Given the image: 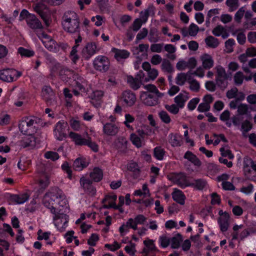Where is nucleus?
Returning <instances> with one entry per match:
<instances>
[{"label": "nucleus", "instance_id": "54", "mask_svg": "<svg viewBox=\"0 0 256 256\" xmlns=\"http://www.w3.org/2000/svg\"><path fill=\"white\" fill-rule=\"evenodd\" d=\"M99 240L98 234H92L90 238L88 240V244L90 246H95L96 242Z\"/></svg>", "mask_w": 256, "mask_h": 256}, {"label": "nucleus", "instance_id": "26", "mask_svg": "<svg viewBox=\"0 0 256 256\" xmlns=\"http://www.w3.org/2000/svg\"><path fill=\"white\" fill-rule=\"evenodd\" d=\"M207 185V182L202 178L194 180V182H190L189 186H192L197 190H204Z\"/></svg>", "mask_w": 256, "mask_h": 256}, {"label": "nucleus", "instance_id": "42", "mask_svg": "<svg viewBox=\"0 0 256 256\" xmlns=\"http://www.w3.org/2000/svg\"><path fill=\"white\" fill-rule=\"evenodd\" d=\"M130 140L132 143L137 148L142 146V142L140 138L135 134L132 133L130 136Z\"/></svg>", "mask_w": 256, "mask_h": 256}, {"label": "nucleus", "instance_id": "22", "mask_svg": "<svg viewBox=\"0 0 256 256\" xmlns=\"http://www.w3.org/2000/svg\"><path fill=\"white\" fill-rule=\"evenodd\" d=\"M112 51L114 54V58L118 60L120 59H125L128 58L130 53L125 50H120L116 48H112Z\"/></svg>", "mask_w": 256, "mask_h": 256}, {"label": "nucleus", "instance_id": "52", "mask_svg": "<svg viewBox=\"0 0 256 256\" xmlns=\"http://www.w3.org/2000/svg\"><path fill=\"white\" fill-rule=\"evenodd\" d=\"M228 78H216V81L217 85L221 88L224 89L228 86Z\"/></svg>", "mask_w": 256, "mask_h": 256}, {"label": "nucleus", "instance_id": "49", "mask_svg": "<svg viewBox=\"0 0 256 256\" xmlns=\"http://www.w3.org/2000/svg\"><path fill=\"white\" fill-rule=\"evenodd\" d=\"M165 108L167 110L174 114H177L179 112V107L175 104H172L170 106L166 104Z\"/></svg>", "mask_w": 256, "mask_h": 256}, {"label": "nucleus", "instance_id": "20", "mask_svg": "<svg viewBox=\"0 0 256 256\" xmlns=\"http://www.w3.org/2000/svg\"><path fill=\"white\" fill-rule=\"evenodd\" d=\"M144 244L145 246L142 252L143 254H148L150 252L156 250V248L154 244V241L152 240L147 238L144 241Z\"/></svg>", "mask_w": 256, "mask_h": 256}, {"label": "nucleus", "instance_id": "30", "mask_svg": "<svg viewBox=\"0 0 256 256\" xmlns=\"http://www.w3.org/2000/svg\"><path fill=\"white\" fill-rule=\"evenodd\" d=\"M127 82L130 88L134 90H137L140 86L141 82L132 76H128Z\"/></svg>", "mask_w": 256, "mask_h": 256}, {"label": "nucleus", "instance_id": "4", "mask_svg": "<svg viewBox=\"0 0 256 256\" xmlns=\"http://www.w3.org/2000/svg\"><path fill=\"white\" fill-rule=\"evenodd\" d=\"M20 72L14 68H6L0 70V80L3 82H12L16 81L22 76Z\"/></svg>", "mask_w": 256, "mask_h": 256}, {"label": "nucleus", "instance_id": "48", "mask_svg": "<svg viewBox=\"0 0 256 256\" xmlns=\"http://www.w3.org/2000/svg\"><path fill=\"white\" fill-rule=\"evenodd\" d=\"M220 151L223 157H228L230 160H232L234 158V156L230 150H226L224 148L222 147L220 149Z\"/></svg>", "mask_w": 256, "mask_h": 256}, {"label": "nucleus", "instance_id": "23", "mask_svg": "<svg viewBox=\"0 0 256 256\" xmlns=\"http://www.w3.org/2000/svg\"><path fill=\"white\" fill-rule=\"evenodd\" d=\"M10 198L12 202H14L18 204H21L27 201L29 196L27 194L24 193L20 195L10 194Z\"/></svg>", "mask_w": 256, "mask_h": 256}, {"label": "nucleus", "instance_id": "28", "mask_svg": "<svg viewBox=\"0 0 256 256\" xmlns=\"http://www.w3.org/2000/svg\"><path fill=\"white\" fill-rule=\"evenodd\" d=\"M169 137V142L172 146H180L182 145V138L179 135L177 134H170Z\"/></svg>", "mask_w": 256, "mask_h": 256}, {"label": "nucleus", "instance_id": "56", "mask_svg": "<svg viewBox=\"0 0 256 256\" xmlns=\"http://www.w3.org/2000/svg\"><path fill=\"white\" fill-rule=\"evenodd\" d=\"M210 106L208 104H206V102H202L200 103L198 107V110L200 112H206L210 110Z\"/></svg>", "mask_w": 256, "mask_h": 256}, {"label": "nucleus", "instance_id": "2", "mask_svg": "<svg viewBox=\"0 0 256 256\" xmlns=\"http://www.w3.org/2000/svg\"><path fill=\"white\" fill-rule=\"evenodd\" d=\"M80 24V21L76 12L72 11L65 12L62 21L63 28L68 33L78 36V38L75 40L76 44L80 42L82 40Z\"/></svg>", "mask_w": 256, "mask_h": 256}, {"label": "nucleus", "instance_id": "7", "mask_svg": "<svg viewBox=\"0 0 256 256\" xmlns=\"http://www.w3.org/2000/svg\"><path fill=\"white\" fill-rule=\"evenodd\" d=\"M81 187L84 192L90 196H94L96 194V188L92 184V181L82 176L80 180Z\"/></svg>", "mask_w": 256, "mask_h": 256}, {"label": "nucleus", "instance_id": "25", "mask_svg": "<svg viewBox=\"0 0 256 256\" xmlns=\"http://www.w3.org/2000/svg\"><path fill=\"white\" fill-rule=\"evenodd\" d=\"M42 42L49 51L56 52L58 51V48L56 47V42L52 39H48V40H42Z\"/></svg>", "mask_w": 256, "mask_h": 256}, {"label": "nucleus", "instance_id": "27", "mask_svg": "<svg viewBox=\"0 0 256 256\" xmlns=\"http://www.w3.org/2000/svg\"><path fill=\"white\" fill-rule=\"evenodd\" d=\"M128 170L132 172V176L134 179H136L140 176V170L136 163L132 162L130 164Z\"/></svg>", "mask_w": 256, "mask_h": 256}, {"label": "nucleus", "instance_id": "55", "mask_svg": "<svg viewBox=\"0 0 256 256\" xmlns=\"http://www.w3.org/2000/svg\"><path fill=\"white\" fill-rule=\"evenodd\" d=\"M200 100L198 98H195L192 99L188 104V109L190 110H194L196 108V106L199 102Z\"/></svg>", "mask_w": 256, "mask_h": 256}, {"label": "nucleus", "instance_id": "39", "mask_svg": "<svg viewBox=\"0 0 256 256\" xmlns=\"http://www.w3.org/2000/svg\"><path fill=\"white\" fill-rule=\"evenodd\" d=\"M158 116L161 120L166 124H169L171 122V118L168 114V112L164 110H162L158 113Z\"/></svg>", "mask_w": 256, "mask_h": 256}, {"label": "nucleus", "instance_id": "15", "mask_svg": "<svg viewBox=\"0 0 256 256\" xmlns=\"http://www.w3.org/2000/svg\"><path fill=\"white\" fill-rule=\"evenodd\" d=\"M24 137L20 142V146L24 148H32L36 146V138L32 135Z\"/></svg>", "mask_w": 256, "mask_h": 256}, {"label": "nucleus", "instance_id": "21", "mask_svg": "<svg viewBox=\"0 0 256 256\" xmlns=\"http://www.w3.org/2000/svg\"><path fill=\"white\" fill-rule=\"evenodd\" d=\"M172 195V198L176 202L181 205L184 204L186 196L181 190L176 188Z\"/></svg>", "mask_w": 256, "mask_h": 256}, {"label": "nucleus", "instance_id": "37", "mask_svg": "<svg viewBox=\"0 0 256 256\" xmlns=\"http://www.w3.org/2000/svg\"><path fill=\"white\" fill-rule=\"evenodd\" d=\"M162 68L168 73H172L174 71L172 64L170 61L166 59H164L161 65Z\"/></svg>", "mask_w": 256, "mask_h": 256}, {"label": "nucleus", "instance_id": "11", "mask_svg": "<svg viewBox=\"0 0 256 256\" xmlns=\"http://www.w3.org/2000/svg\"><path fill=\"white\" fill-rule=\"evenodd\" d=\"M58 74L63 80H67L68 79L70 78L76 80L78 76V74L75 73L73 70L62 66L60 67Z\"/></svg>", "mask_w": 256, "mask_h": 256}, {"label": "nucleus", "instance_id": "41", "mask_svg": "<svg viewBox=\"0 0 256 256\" xmlns=\"http://www.w3.org/2000/svg\"><path fill=\"white\" fill-rule=\"evenodd\" d=\"M234 79L236 84L238 86L241 85L244 79V76L242 72H236L234 76Z\"/></svg>", "mask_w": 256, "mask_h": 256}, {"label": "nucleus", "instance_id": "57", "mask_svg": "<svg viewBox=\"0 0 256 256\" xmlns=\"http://www.w3.org/2000/svg\"><path fill=\"white\" fill-rule=\"evenodd\" d=\"M245 10L244 7L240 8L236 12L234 16L235 20L238 22H240V20L243 17Z\"/></svg>", "mask_w": 256, "mask_h": 256}, {"label": "nucleus", "instance_id": "35", "mask_svg": "<svg viewBox=\"0 0 256 256\" xmlns=\"http://www.w3.org/2000/svg\"><path fill=\"white\" fill-rule=\"evenodd\" d=\"M216 70L217 76L216 78H228L230 76L226 73L224 68L220 66L216 68Z\"/></svg>", "mask_w": 256, "mask_h": 256}, {"label": "nucleus", "instance_id": "12", "mask_svg": "<svg viewBox=\"0 0 256 256\" xmlns=\"http://www.w3.org/2000/svg\"><path fill=\"white\" fill-rule=\"evenodd\" d=\"M96 46L94 42L88 43L82 50V56L88 60L96 52Z\"/></svg>", "mask_w": 256, "mask_h": 256}, {"label": "nucleus", "instance_id": "10", "mask_svg": "<svg viewBox=\"0 0 256 256\" xmlns=\"http://www.w3.org/2000/svg\"><path fill=\"white\" fill-rule=\"evenodd\" d=\"M66 126L67 123L64 121H60L56 124L54 130V133L57 140H62L66 137V134L65 130Z\"/></svg>", "mask_w": 256, "mask_h": 256}, {"label": "nucleus", "instance_id": "64", "mask_svg": "<svg viewBox=\"0 0 256 256\" xmlns=\"http://www.w3.org/2000/svg\"><path fill=\"white\" fill-rule=\"evenodd\" d=\"M238 90L236 88H234L228 90L226 94V97L228 98H236L238 93Z\"/></svg>", "mask_w": 256, "mask_h": 256}, {"label": "nucleus", "instance_id": "29", "mask_svg": "<svg viewBox=\"0 0 256 256\" xmlns=\"http://www.w3.org/2000/svg\"><path fill=\"white\" fill-rule=\"evenodd\" d=\"M204 41L208 47L213 48H216L220 44L218 38L211 36H207Z\"/></svg>", "mask_w": 256, "mask_h": 256}, {"label": "nucleus", "instance_id": "19", "mask_svg": "<svg viewBox=\"0 0 256 256\" xmlns=\"http://www.w3.org/2000/svg\"><path fill=\"white\" fill-rule=\"evenodd\" d=\"M103 130L107 135L115 136L118 132V128L114 124L106 123L104 126Z\"/></svg>", "mask_w": 256, "mask_h": 256}, {"label": "nucleus", "instance_id": "9", "mask_svg": "<svg viewBox=\"0 0 256 256\" xmlns=\"http://www.w3.org/2000/svg\"><path fill=\"white\" fill-rule=\"evenodd\" d=\"M136 96L134 93L130 90H126L122 93L120 102H123L124 106H132L136 102Z\"/></svg>", "mask_w": 256, "mask_h": 256}, {"label": "nucleus", "instance_id": "1", "mask_svg": "<svg viewBox=\"0 0 256 256\" xmlns=\"http://www.w3.org/2000/svg\"><path fill=\"white\" fill-rule=\"evenodd\" d=\"M66 202L64 194L58 187L53 188L46 193L42 200L44 206L50 209L51 212L54 214V220H60L61 223L63 222V226H65L68 222V216L66 214L56 213V206L59 204L62 206L66 204Z\"/></svg>", "mask_w": 256, "mask_h": 256}, {"label": "nucleus", "instance_id": "36", "mask_svg": "<svg viewBox=\"0 0 256 256\" xmlns=\"http://www.w3.org/2000/svg\"><path fill=\"white\" fill-rule=\"evenodd\" d=\"M18 53L22 56L31 57L34 56V52L33 50L25 48L23 47H20L18 48Z\"/></svg>", "mask_w": 256, "mask_h": 256}, {"label": "nucleus", "instance_id": "43", "mask_svg": "<svg viewBox=\"0 0 256 256\" xmlns=\"http://www.w3.org/2000/svg\"><path fill=\"white\" fill-rule=\"evenodd\" d=\"M142 24H144L142 20L140 18H136L133 22L132 26L130 27V29H132L134 32L138 31L141 28Z\"/></svg>", "mask_w": 256, "mask_h": 256}, {"label": "nucleus", "instance_id": "8", "mask_svg": "<svg viewBox=\"0 0 256 256\" xmlns=\"http://www.w3.org/2000/svg\"><path fill=\"white\" fill-rule=\"evenodd\" d=\"M34 10L43 20L46 26H48L50 23L48 14V6L42 2H40L35 5Z\"/></svg>", "mask_w": 256, "mask_h": 256}, {"label": "nucleus", "instance_id": "34", "mask_svg": "<svg viewBox=\"0 0 256 256\" xmlns=\"http://www.w3.org/2000/svg\"><path fill=\"white\" fill-rule=\"evenodd\" d=\"M166 152L161 146H156L154 148V156L158 160H161L163 159Z\"/></svg>", "mask_w": 256, "mask_h": 256}, {"label": "nucleus", "instance_id": "53", "mask_svg": "<svg viewBox=\"0 0 256 256\" xmlns=\"http://www.w3.org/2000/svg\"><path fill=\"white\" fill-rule=\"evenodd\" d=\"M198 27L197 25L194 24H190L188 28V34L190 36H195L196 35L198 32Z\"/></svg>", "mask_w": 256, "mask_h": 256}, {"label": "nucleus", "instance_id": "62", "mask_svg": "<svg viewBox=\"0 0 256 256\" xmlns=\"http://www.w3.org/2000/svg\"><path fill=\"white\" fill-rule=\"evenodd\" d=\"M248 110V106L246 104H240L238 107V112L240 115L246 114Z\"/></svg>", "mask_w": 256, "mask_h": 256}, {"label": "nucleus", "instance_id": "40", "mask_svg": "<svg viewBox=\"0 0 256 256\" xmlns=\"http://www.w3.org/2000/svg\"><path fill=\"white\" fill-rule=\"evenodd\" d=\"M128 141L125 138L120 137L118 138L117 142V147L119 149H122L124 151L127 148Z\"/></svg>", "mask_w": 256, "mask_h": 256}, {"label": "nucleus", "instance_id": "38", "mask_svg": "<svg viewBox=\"0 0 256 256\" xmlns=\"http://www.w3.org/2000/svg\"><path fill=\"white\" fill-rule=\"evenodd\" d=\"M187 80V74L184 72H181L177 75L176 78V82L179 86H183Z\"/></svg>", "mask_w": 256, "mask_h": 256}, {"label": "nucleus", "instance_id": "45", "mask_svg": "<svg viewBox=\"0 0 256 256\" xmlns=\"http://www.w3.org/2000/svg\"><path fill=\"white\" fill-rule=\"evenodd\" d=\"M226 4L230 7V11L237 9L239 6L238 0H227Z\"/></svg>", "mask_w": 256, "mask_h": 256}, {"label": "nucleus", "instance_id": "31", "mask_svg": "<svg viewBox=\"0 0 256 256\" xmlns=\"http://www.w3.org/2000/svg\"><path fill=\"white\" fill-rule=\"evenodd\" d=\"M87 164L84 160L78 158L74 162L73 168L76 170H81L86 168Z\"/></svg>", "mask_w": 256, "mask_h": 256}, {"label": "nucleus", "instance_id": "50", "mask_svg": "<svg viewBox=\"0 0 256 256\" xmlns=\"http://www.w3.org/2000/svg\"><path fill=\"white\" fill-rule=\"evenodd\" d=\"M189 83L190 84V88L191 90L194 92H198L200 90V86L199 82L194 79L191 81H189Z\"/></svg>", "mask_w": 256, "mask_h": 256}, {"label": "nucleus", "instance_id": "24", "mask_svg": "<svg viewBox=\"0 0 256 256\" xmlns=\"http://www.w3.org/2000/svg\"><path fill=\"white\" fill-rule=\"evenodd\" d=\"M184 158L187 159L192 163L194 166H200L202 164V162L199 158L194 154L192 152L190 151H187L184 156Z\"/></svg>", "mask_w": 256, "mask_h": 256}, {"label": "nucleus", "instance_id": "47", "mask_svg": "<svg viewBox=\"0 0 256 256\" xmlns=\"http://www.w3.org/2000/svg\"><path fill=\"white\" fill-rule=\"evenodd\" d=\"M44 156L48 159L54 161L58 160L60 158L58 154L54 152L48 151L45 153Z\"/></svg>", "mask_w": 256, "mask_h": 256}, {"label": "nucleus", "instance_id": "44", "mask_svg": "<svg viewBox=\"0 0 256 256\" xmlns=\"http://www.w3.org/2000/svg\"><path fill=\"white\" fill-rule=\"evenodd\" d=\"M37 234H38L37 239L38 240H48L50 238V232H43L42 230L40 229L38 231Z\"/></svg>", "mask_w": 256, "mask_h": 256}, {"label": "nucleus", "instance_id": "6", "mask_svg": "<svg viewBox=\"0 0 256 256\" xmlns=\"http://www.w3.org/2000/svg\"><path fill=\"white\" fill-rule=\"evenodd\" d=\"M93 64L96 70L104 72L109 69L110 63L106 56H98L94 60Z\"/></svg>", "mask_w": 256, "mask_h": 256}, {"label": "nucleus", "instance_id": "60", "mask_svg": "<svg viewBox=\"0 0 256 256\" xmlns=\"http://www.w3.org/2000/svg\"><path fill=\"white\" fill-rule=\"evenodd\" d=\"M104 246L110 250L114 252L120 248L121 246L117 242L115 241L112 244H106Z\"/></svg>", "mask_w": 256, "mask_h": 256}, {"label": "nucleus", "instance_id": "3", "mask_svg": "<svg viewBox=\"0 0 256 256\" xmlns=\"http://www.w3.org/2000/svg\"><path fill=\"white\" fill-rule=\"evenodd\" d=\"M40 120L36 117H24L19 122L18 128L24 134L32 135L36 132V126Z\"/></svg>", "mask_w": 256, "mask_h": 256}, {"label": "nucleus", "instance_id": "17", "mask_svg": "<svg viewBox=\"0 0 256 256\" xmlns=\"http://www.w3.org/2000/svg\"><path fill=\"white\" fill-rule=\"evenodd\" d=\"M90 180L94 182L100 181L103 177V172L102 169L98 167L94 168L90 174Z\"/></svg>", "mask_w": 256, "mask_h": 256}, {"label": "nucleus", "instance_id": "63", "mask_svg": "<svg viewBox=\"0 0 256 256\" xmlns=\"http://www.w3.org/2000/svg\"><path fill=\"white\" fill-rule=\"evenodd\" d=\"M244 132H247L252 128V124L248 120H244L242 124Z\"/></svg>", "mask_w": 256, "mask_h": 256}, {"label": "nucleus", "instance_id": "58", "mask_svg": "<svg viewBox=\"0 0 256 256\" xmlns=\"http://www.w3.org/2000/svg\"><path fill=\"white\" fill-rule=\"evenodd\" d=\"M45 96L44 97V100L46 102L47 104L50 106L54 105L56 104V102L54 100V94L52 93V94Z\"/></svg>", "mask_w": 256, "mask_h": 256}, {"label": "nucleus", "instance_id": "61", "mask_svg": "<svg viewBox=\"0 0 256 256\" xmlns=\"http://www.w3.org/2000/svg\"><path fill=\"white\" fill-rule=\"evenodd\" d=\"M163 46L164 44H152L150 46V50L152 52H160L162 50Z\"/></svg>", "mask_w": 256, "mask_h": 256}, {"label": "nucleus", "instance_id": "46", "mask_svg": "<svg viewBox=\"0 0 256 256\" xmlns=\"http://www.w3.org/2000/svg\"><path fill=\"white\" fill-rule=\"evenodd\" d=\"M104 96V92L102 90H95L92 92L90 98L92 100H100Z\"/></svg>", "mask_w": 256, "mask_h": 256}, {"label": "nucleus", "instance_id": "18", "mask_svg": "<svg viewBox=\"0 0 256 256\" xmlns=\"http://www.w3.org/2000/svg\"><path fill=\"white\" fill-rule=\"evenodd\" d=\"M69 136L74 142L76 145L84 146L88 142V138H83L80 134L74 132H70Z\"/></svg>", "mask_w": 256, "mask_h": 256}, {"label": "nucleus", "instance_id": "5", "mask_svg": "<svg viewBox=\"0 0 256 256\" xmlns=\"http://www.w3.org/2000/svg\"><path fill=\"white\" fill-rule=\"evenodd\" d=\"M168 178L173 183L178 184L182 188L189 186L190 182L186 179L184 173H172L168 175Z\"/></svg>", "mask_w": 256, "mask_h": 256}, {"label": "nucleus", "instance_id": "14", "mask_svg": "<svg viewBox=\"0 0 256 256\" xmlns=\"http://www.w3.org/2000/svg\"><path fill=\"white\" fill-rule=\"evenodd\" d=\"M203 68L206 70H209L214 66V62L210 55L204 54L200 57Z\"/></svg>", "mask_w": 256, "mask_h": 256}, {"label": "nucleus", "instance_id": "16", "mask_svg": "<svg viewBox=\"0 0 256 256\" xmlns=\"http://www.w3.org/2000/svg\"><path fill=\"white\" fill-rule=\"evenodd\" d=\"M230 214L228 213L225 214L224 216L220 217L218 219V223L220 224L222 232H226L229 226Z\"/></svg>", "mask_w": 256, "mask_h": 256}, {"label": "nucleus", "instance_id": "13", "mask_svg": "<svg viewBox=\"0 0 256 256\" xmlns=\"http://www.w3.org/2000/svg\"><path fill=\"white\" fill-rule=\"evenodd\" d=\"M28 26L32 30L42 29L43 26L40 20L36 17L34 14L30 16L26 22Z\"/></svg>", "mask_w": 256, "mask_h": 256}, {"label": "nucleus", "instance_id": "33", "mask_svg": "<svg viewBox=\"0 0 256 256\" xmlns=\"http://www.w3.org/2000/svg\"><path fill=\"white\" fill-rule=\"evenodd\" d=\"M182 241V236L180 234H177L176 236L171 239V247L172 248H178L180 246V243Z\"/></svg>", "mask_w": 256, "mask_h": 256}, {"label": "nucleus", "instance_id": "51", "mask_svg": "<svg viewBox=\"0 0 256 256\" xmlns=\"http://www.w3.org/2000/svg\"><path fill=\"white\" fill-rule=\"evenodd\" d=\"M160 246L162 248H166L170 244V240L166 235H162L160 238Z\"/></svg>", "mask_w": 256, "mask_h": 256}, {"label": "nucleus", "instance_id": "32", "mask_svg": "<svg viewBox=\"0 0 256 256\" xmlns=\"http://www.w3.org/2000/svg\"><path fill=\"white\" fill-rule=\"evenodd\" d=\"M188 98V96H185L182 94L180 93L178 96L175 97L174 101L179 108H182Z\"/></svg>", "mask_w": 256, "mask_h": 256}, {"label": "nucleus", "instance_id": "59", "mask_svg": "<svg viewBox=\"0 0 256 256\" xmlns=\"http://www.w3.org/2000/svg\"><path fill=\"white\" fill-rule=\"evenodd\" d=\"M87 141L88 142L86 143L85 146H88L90 147L94 152H97L98 150V146L96 144V142H93L91 140V138L90 137H88Z\"/></svg>", "mask_w": 256, "mask_h": 256}]
</instances>
